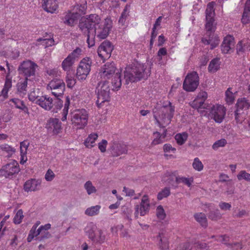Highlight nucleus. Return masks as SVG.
<instances>
[{"mask_svg": "<svg viewBox=\"0 0 250 250\" xmlns=\"http://www.w3.org/2000/svg\"><path fill=\"white\" fill-rule=\"evenodd\" d=\"M175 107L169 101H165L162 105H157L153 109V116L160 126L169 125L173 118Z\"/></svg>", "mask_w": 250, "mask_h": 250, "instance_id": "1", "label": "nucleus"}, {"mask_svg": "<svg viewBox=\"0 0 250 250\" xmlns=\"http://www.w3.org/2000/svg\"><path fill=\"white\" fill-rule=\"evenodd\" d=\"M145 64L137 63L128 66L124 71V79L126 84L129 83H134L140 81L142 79L146 78L150 74V70H146Z\"/></svg>", "mask_w": 250, "mask_h": 250, "instance_id": "2", "label": "nucleus"}, {"mask_svg": "<svg viewBox=\"0 0 250 250\" xmlns=\"http://www.w3.org/2000/svg\"><path fill=\"white\" fill-rule=\"evenodd\" d=\"M101 21V17L96 14H90L81 19L79 23L80 30L83 35L92 36L95 27Z\"/></svg>", "mask_w": 250, "mask_h": 250, "instance_id": "3", "label": "nucleus"}, {"mask_svg": "<svg viewBox=\"0 0 250 250\" xmlns=\"http://www.w3.org/2000/svg\"><path fill=\"white\" fill-rule=\"evenodd\" d=\"M206 29L207 30L206 36H208L202 39V42L206 45L210 44V49H213L218 45L219 42V38L214 36L213 32L216 28V24L214 23V17L207 18Z\"/></svg>", "mask_w": 250, "mask_h": 250, "instance_id": "4", "label": "nucleus"}, {"mask_svg": "<svg viewBox=\"0 0 250 250\" xmlns=\"http://www.w3.org/2000/svg\"><path fill=\"white\" fill-rule=\"evenodd\" d=\"M110 90L109 82L103 81L98 83L96 89L97 98L96 103L99 108L102 107L104 103L109 101Z\"/></svg>", "mask_w": 250, "mask_h": 250, "instance_id": "5", "label": "nucleus"}, {"mask_svg": "<svg viewBox=\"0 0 250 250\" xmlns=\"http://www.w3.org/2000/svg\"><path fill=\"white\" fill-rule=\"evenodd\" d=\"M204 114L202 115H208L216 123H221L223 122L226 115V109L223 105L210 104L207 105L205 109L203 110Z\"/></svg>", "mask_w": 250, "mask_h": 250, "instance_id": "6", "label": "nucleus"}, {"mask_svg": "<svg viewBox=\"0 0 250 250\" xmlns=\"http://www.w3.org/2000/svg\"><path fill=\"white\" fill-rule=\"evenodd\" d=\"M112 27V22L109 19H105L104 22L102 20L95 27L92 36H95L98 40H103L108 36Z\"/></svg>", "mask_w": 250, "mask_h": 250, "instance_id": "7", "label": "nucleus"}, {"mask_svg": "<svg viewBox=\"0 0 250 250\" xmlns=\"http://www.w3.org/2000/svg\"><path fill=\"white\" fill-rule=\"evenodd\" d=\"M88 114L87 111L84 109H79L73 111L71 113V120L78 128H83L87 124Z\"/></svg>", "mask_w": 250, "mask_h": 250, "instance_id": "8", "label": "nucleus"}, {"mask_svg": "<svg viewBox=\"0 0 250 250\" xmlns=\"http://www.w3.org/2000/svg\"><path fill=\"white\" fill-rule=\"evenodd\" d=\"M92 60L89 57L83 58L77 69L76 77L81 81L85 80L91 70Z\"/></svg>", "mask_w": 250, "mask_h": 250, "instance_id": "9", "label": "nucleus"}, {"mask_svg": "<svg viewBox=\"0 0 250 250\" xmlns=\"http://www.w3.org/2000/svg\"><path fill=\"white\" fill-rule=\"evenodd\" d=\"M199 84V78L198 73L192 71L186 76L183 84V89L188 92L194 91Z\"/></svg>", "mask_w": 250, "mask_h": 250, "instance_id": "10", "label": "nucleus"}, {"mask_svg": "<svg viewBox=\"0 0 250 250\" xmlns=\"http://www.w3.org/2000/svg\"><path fill=\"white\" fill-rule=\"evenodd\" d=\"M20 171L18 163L15 160L2 167L0 169V176L12 179Z\"/></svg>", "mask_w": 250, "mask_h": 250, "instance_id": "11", "label": "nucleus"}, {"mask_svg": "<svg viewBox=\"0 0 250 250\" xmlns=\"http://www.w3.org/2000/svg\"><path fill=\"white\" fill-rule=\"evenodd\" d=\"M38 67V65L33 62L30 60L23 61L19 65L18 71L20 74L23 75L25 78L34 76L36 69Z\"/></svg>", "mask_w": 250, "mask_h": 250, "instance_id": "12", "label": "nucleus"}, {"mask_svg": "<svg viewBox=\"0 0 250 250\" xmlns=\"http://www.w3.org/2000/svg\"><path fill=\"white\" fill-rule=\"evenodd\" d=\"M208 94L206 92L201 91L198 93L197 98L192 102V107L196 108L201 114H204L203 110L206 108L207 105L210 104L205 103Z\"/></svg>", "mask_w": 250, "mask_h": 250, "instance_id": "13", "label": "nucleus"}, {"mask_svg": "<svg viewBox=\"0 0 250 250\" xmlns=\"http://www.w3.org/2000/svg\"><path fill=\"white\" fill-rule=\"evenodd\" d=\"M113 50V46L111 43L109 41H105L99 46L97 53L99 57L104 61L110 57Z\"/></svg>", "mask_w": 250, "mask_h": 250, "instance_id": "14", "label": "nucleus"}, {"mask_svg": "<svg viewBox=\"0 0 250 250\" xmlns=\"http://www.w3.org/2000/svg\"><path fill=\"white\" fill-rule=\"evenodd\" d=\"M150 204L148 196L144 195L143 196L140 205L135 206V216L138 218L139 215L144 216L147 213L149 210Z\"/></svg>", "mask_w": 250, "mask_h": 250, "instance_id": "15", "label": "nucleus"}, {"mask_svg": "<svg viewBox=\"0 0 250 250\" xmlns=\"http://www.w3.org/2000/svg\"><path fill=\"white\" fill-rule=\"evenodd\" d=\"M45 128L49 133L57 135L60 133L62 129V123L57 118H51L47 120Z\"/></svg>", "mask_w": 250, "mask_h": 250, "instance_id": "16", "label": "nucleus"}, {"mask_svg": "<svg viewBox=\"0 0 250 250\" xmlns=\"http://www.w3.org/2000/svg\"><path fill=\"white\" fill-rule=\"evenodd\" d=\"M116 66L113 62H107L101 68L100 75L104 79H109L115 74Z\"/></svg>", "mask_w": 250, "mask_h": 250, "instance_id": "17", "label": "nucleus"}, {"mask_svg": "<svg viewBox=\"0 0 250 250\" xmlns=\"http://www.w3.org/2000/svg\"><path fill=\"white\" fill-rule=\"evenodd\" d=\"M234 38L232 36L228 35L223 40L221 45L222 52L224 54L230 53L233 51L234 46Z\"/></svg>", "mask_w": 250, "mask_h": 250, "instance_id": "18", "label": "nucleus"}, {"mask_svg": "<svg viewBox=\"0 0 250 250\" xmlns=\"http://www.w3.org/2000/svg\"><path fill=\"white\" fill-rule=\"evenodd\" d=\"M51 228L50 224H46L45 225L40 226L37 230L36 233L33 234V239L37 237L36 239L41 241L44 239L49 238L51 236L50 233L48 230Z\"/></svg>", "mask_w": 250, "mask_h": 250, "instance_id": "19", "label": "nucleus"}, {"mask_svg": "<svg viewBox=\"0 0 250 250\" xmlns=\"http://www.w3.org/2000/svg\"><path fill=\"white\" fill-rule=\"evenodd\" d=\"M110 150L113 156L117 157L127 152L125 145L114 141L111 144Z\"/></svg>", "mask_w": 250, "mask_h": 250, "instance_id": "20", "label": "nucleus"}, {"mask_svg": "<svg viewBox=\"0 0 250 250\" xmlns=\"http://www.w3.org/2000/svg\"><path fill=\"white\" fill-rule=\"evenodd\" d=\"M38 101V104L46 110H50L53 108V99L47 95L41 96Z\"/></svg>", "mask_w": 250, "mask_h": 250, "instance_id": "21", "label": "nucleus"}, {"mask_svg": "<svg viewBox=\"0 0 250 250\" xmlns=\"http://www.w3.org/2000/svg\"><path fill=\"white\" fill-rule=\"evenodd\" d=\"M41 182L39 180L31 179L25 182L23 185V189L25 191H34L39 189Z\"/></svg>", "mask_w": 250, "mask_h": 250, "instance_id": "22", "label": "nucleus"}, {"mask_svg": "<svg viewBox=\"0 0 250 250\" xmlns=\"http://www.w3.org/2000/svg\"><path fill=\"white\" fill-rule=\"evenodd\" d=\"M65 84L62 80L55 78L52 80L47 85V89H58L59 92L65 90Z\"/></svg>", "mask_w": 250, "mask_h": 250, "instance_id": "23", "label": "nucleus"}, {"mask_svg": "<svg viewBox=\"0 0 250 250\" xmlns=\"http://www.w3.org/2000/svg\"><path fill=\"white\" fill-rule=\"evenodd\" d=\"M11 87V78H9L8 76H7L5 79L3 88L0 93V98L1 101H3L8 98V92Z\"/></svg>", "mask_w": 250, "mask_h": 250, "instance_id": "24", "label": "nucleus"}, {"mask_svg": "<svg viewBox=\"0 0 250 250\" xmlns=\"http://www.w3.org/2000/svg\"><path fill=\"white\" fill-rule=\"evenodd\" d=\"M28 79H24L19 81L16 85L17 93L21 97H24L27 92Z\"/></svg>", "mask_w": 250, "mask_h": 250, "instance_id": "25", "label": "nucleus"}, {"mask_svg": "<svg viewBox=\"0 0 250 250\" xmlns=\"http://www.w3.org/2000/svg\"><path fill=\"white\" fill-rule=\"evenodd\" d=\"M42 7L47 12L54 13L58 8L57 0H44Z\"/></svg>", "mask_w": 250, "mask_h": 250, "instance_id": "26", "label": "nucleus"}, {"mask_svg": "<svg viewBox=\"0 0 250 250\" xmlns=\"http://www.w3.org/2000/svg\"><path fill=\"white\" fill-rule=\"evenodd\" d=\"M79 16L75 12L67 13L64 18L63 22L65 24L69 26H73L74 23L79 18Z\"/></svg>", "mask_w": 250, "mask_h": 250, "instance_id": "27", "label": "nucleus"}, {"mask_svg": "<svg viewBox=\"0 0 250 250\" xmlns=\"http://www.w3.org/2000/svg\"><path fill=\"white\" fill-rule=\"evenodd\" d=\"M241 21L244 24L250 21V0H247L245 3Z\"/></svg>", "mask_w": 250, "mask_h": 250, "instance_id": "28", "label": "nucleus"}, {"mask_svg": "<svg viewBox=\"0 0 250 250\" xmlns=\"http://www.w3.org/2000/svg\"><path fill=\"white\" fill-rule=\"evenodd\" d=\"M97 230L96 225L93 223H89L85 228V232L88 238L93 242L95 241V231Z\"/></svg>", "mask_w": 250, "mask_h": 250, "instance_id": "29", "label": "nucleus"}, {"mask_svg": "<svg viewBox=\"0 0 250 250\" xmlns=\"http://www.w3.org/2000/svg\"><path fill=\"white\" fill-rule=\"evenodd\" d=\"M250 106V103L246 98L239 99L236 104V111L242 113L243 110H246L249 109Z\"/></svg>", "mask_w": 250, "mask_h": 250, "instance_id": "30", "label": "nucleus"}, {"mask_svg": "<svg viewBox=\"0 0 250 250\" xmlns=\"http://www.w3.org/2000/svg\"><path fill=\"white\" fill-rule=\"evenodd\" d=\"M87 9V2L85 0H81L79 3L75 6L74 10L79 16L84 15Z\"/></svg>", "mask_w": 250, "mask_h": 250, "instance_id": "31", "label": "nucleus"}, {"mask_svg": "<svg viewBox=\"0 0 250 250\" xmlns=\"http://www.w3.org/2000/svg\"><path fill=\"white\" fill-rule=\"evenodd\" d=\"M220 59L216 58L212 60L208 66V70L210 73H215L220 68Z\"/></svg>", "mask_w": 250, "mask_h": 250, "instance_id": "32", "label": "nucleus"}, {"mask_svg": "<svg viewBox=\"0 0 250 250\" xmlns=\"http://www.w3.org/2000/svg\"><path fill=\"white\" fill-rule=\"evenodd\" d=\"M194 217L201 226L206 228L208 226V222L206 215L203 213H196L194 214Z\"/></svg>", "mask_w": 250, "mask_h": 250, "instance_id": "33", "label": "nucleus"}, {"mask_svg": "<svg viewBox=\"0 0 250 250\" xmlns=\"http://www.w3.org/2000/svg\"><path fill=\"white\" fill-rule=\"evenodd\" d=\"M75 61L70 56H68L62 61V67L64 71H68L74 63Z\"/></svg>", "mask_w": 250, "mask_h": 250, "instance_id": "34", "label": "nucleus"}, {"mask_svg": "<svg viewBox=\"0 0 250 250\" xmlns=\"http://www.w3.org/2000/svg\"><path fill=\"white\" fill-rule=\"evenodd\" d=\"M101 208V206L96 205L88 208L84 212L85 214L89 216H96L99 214L100 210Z\"/></svg>", "mask_w": 250, "mask_h": 250, "instance_id": "35", "label": "nucleus"}, {"mask_svg": "<svg viewBox=\"0 0 250 250\" xmlns=\"http://www.w3.org/2000/svg\"><path fill=\"white\" fill-rule=\"evenodd\" d=\"M112 84L113 86V90H118L122 85V80L121 75L117 73L114 78L112 80Z\"/></svg>", "mask_w": 250, "mask_h": 250, "instance_id": "36", "label": "nucleus"}, {"mask_svg": "<svg viewBox=\"0 0 250 250\" xmlns=\"http://www.w3.org/2000/svg\"><path fill=\"white\" fill-rule=\"evenodd\" d=\"M10 101L14 104L16 108L20 109L24 112L28 110V108L24 104L23 101L17 98H13L11 99Z\"/></svg>", "mask_w": 250, "mask_h": 250, "instance_id": "37", "label": "nucleus"}, {"mask_svg": "<svg viewBox=\"0 0 250 250\" xmlns=\"http://www.w3.org/2000/svg\"><path fill=\"white\" fill-rule=\"evenodd\" d=\"M215 5L214 2H211L208 4L207 9L206 10V18H211L212 17H214L215 16V12L214 6Z\"/></svg>", "mask_w": 250, "mask_h": 250, "instance_id": "38", "label": "nucleus"}, {"mask_svg": "<svg viewBox=\"0 0 250 250\" xmlns=\"http://www.w3.org/2000/svg\"><path fill=\"white\" fill-rule=\"evenodd\" d=\"M193 179L192 177L190 178H186L185 177L178 176L176 177V183L177 184L183 183L188 186V187H190L191 183L193 182Z\"/></svg>", "mask_w": 250, "mask_h": 250, "instance_id": "39", "label": "nucleus"}, {"mask_svg": "<svg viewBox=\"0 0 250 250\" xmlns=\"http://www.w3.org/2000/svg\"><path fill=\"white\" fill-rule=\"evenodd\" d=\"M98 137L97 134L93 133L90 134L84 142L85 146L87 147H93L94 146L93 144L95 143Z\"/></svg>", "mask_w": 250, "mask_h": 250, "instance_id": "40", "label": "nucleus"}, {"mask_svg": "<svg viewBox=\"0 0 250 250\" xmlns=\"http://www.w3.org/2000/svg\"><path fill=\"white\" fill-rule=\"evenodd\" d=\"M188 134L186 132L177 134L175 136V139L179 145H183L187 141Z\"/></svg>", "mask_w": 250, "mask_h": 250, "instance_id": "41", "label": "nucleus"}, {"mask_svg": "<svg viewBox=\"0 0 250 250\" xmlns=\"http://www.w3.org/2000/svg\"><path fill=\"white\" fill-rule=\"evenodd\" d=\"M208 217L211 220L217 221L221 218L222 215L219 209H216L214 210L210 211L208 214Z\"/></svg>", "mask_w": 250, "mask_h": 250, "instance_id": "42", "label": "nucleus"}, {"mask_svg": "<svg viewBox=\"0 0 250 250\" xmlns=\"http://www.w3.org/2000/svg\"><path fill=\"white\" fill-rule=\"evenodd\" d=\"M158 237L160 238L159 246L160 250H168V245L167 239L164 237L162 234H159Z\"/></svg>", "mask_w": 250, "mask_h": 250, "instance_id": "43", "label": "nucleus"}, {"mask_svg": "<svg viewBox=\"0 0 250 250\" xmlns=\"http://www.w3.org/2000/svg\"><path fill=\"white\" fill-rule=\"evenodd\" d=\"M84 188L88 195L95 193L97 191L96 188L93 185L90 181H88L84 184Z\"/></svg>", "mask_w": 250, "mask_h": 250, "instance_id": "44", "label": "nucleus"}, {"mask_svg": "<svg viewBox=\"0 0 250 250\" xmlns=\"http://www.w3.org/2000/svg\"><path fill=\"white\" fill-rule=\"evenodd\" d=\"M70 105V99L67 96L66 98L65 102L64 105V108L62 112V121H65L67 119V115L68 114V111L69 109V106Z\"/></svg>", "mask_w": 250, "mask_h": 250, "instance_id": "45", "label": "nucleus"}, {"mask_svg": "<svg viewBox=\"0 0 250 250\" xmlns=\"http://www.w3.org/2000/svg\"><path fill=\"white\" fill-rule=\"evenodd\" d=\"M176 172L167 171L163 177V180L168 183H170L171 181H173L174 179H176Z\"/></svg>", "mask_w": 250, "mask_h": 250, "instance_id": "46", "label": "nucleus"}, {"mask_svg": "<svg viewBox=\"0 0 250 250\" xmlns=\"http://www.w3.org/2000/svg\"><path fill=\"white\" fill-rule=\"evenodd\" d=\"M39 41H43L44 42H45V48H46L49 46H51L55 44L54 40L53 39L52 35H49L48 38H45V37H44L43 38H39L37 40V42Z\"/></svg>", "mask_w": 250, "mask_h": 250, "instance_id": "47", "label": "nucleus"}, {"mask_svg": "<svg viewBox=\"0 0 250 250\" xmlns=\"http://www.w3.org/2000/svg\"><path fill=\"white\" fill-rule=\"evenodd\" d=\"M247 48L246 44L243 43V41H239L236 45V53L239 55L243 54Z\"/></svg>", "mask_w": 250, "mask_h": 250, "instance_id": "48", "label": "nucleus"}, {"mask_svg": "<svg viewBox=\"0 0 250 250\" xmlns=\"http://www.w3.org/2000/svg\"><path fill=\"white\" fill-rule=\"evenodd\" d=\"M170 194L169 188L166 187L162 191L159 192L157 195L158 200H161L163 198L167 197Z\"/></svg>", "mask_w": 250, "mask_h": 250, "instance_id": "49", "label": "nucleus"}, {"mask_svg": "<svg viewBox=\"0 0 250 250\" xmlns=\"http://www.w3.org/2000/svg\"><path fill=\"white\" fill-rule=\"evenodd\" d=\"M193 243L186 242L181 244L177 248V250H193Z\"/></svg>", "mask_w": 250, "mask_h": 250, "instance_id": "50", "label": "nucleus"}, {"mask_svg": "<svg viewBox=\"0 0 250 250\" xmlns=\"http://www.w3.org/2000/svg\"><path fill=\"white\" fill-rule=\"evenodd\" d=\"M39 92L38 90L36 92L35 90L33 91H32L29 94H28V99L29 100L34 102L37 104L38 103V100L41 98V96H39Z\"/></svg>", "mask_w": 250, "mask_h": 250, "instance_id": "51", "label": "nucleus"}, {"mask_svg": "<svg viewBox=\"0 0 250 250\" xmlns=\"http://www.w3.org/2000/svg\"><path fill=\"white\" fill-rule=\"evenodd\" d=\"M237 179L241 181L245 180L247 182H250V174L247 173L245 170H241L237 175Z\"/></svg>", "mask_w": 250, "mask_h": 250, "instance_id": "52", "label": "nucleus"}, {"mask_svg": "<svg viewBox=\"0 0 250 250\" xmlns=\"http://www.w3.org/2000/svg\"><path fill=\"white\" fill-rule=\"evenodd\" d=\"M192 166L194 169L198 171H201L204 167L202 163L197 157L194 158L192 163Z\"/></svg>", "mask_w": 250, "mask_h": 250, "instance_id": "53", "label": "nucleus"}, {"mask_svg": "<svg viewBox=\"0 0 250 250\" xmlns=\"http://www.w3.org/2000/svg\"><path fill=\"white\" fill-rule=\"evenodd\" d=\"M40 222L37 221L32 227L29 231V233L27 238V241L28 242H30L33 240V234L36 233L37 232V228L40 225Z\"/></svg>", "mask_w": 250, "mask_h": 250, "instance_id": "54", "label": "nucleus"}, {"mask_svg": "<svg viewBox=\"0 0 250 250\" xmlns=\"http://www.w3.org/2000/svg\"><path fill=\"white\" fill-rule=\"evenodd\" d=\"M53 107H54L53 111L57 112V111H55V110L60 109L62 107L63 102L60 97L55 98L54 99H53Z\"/></svg>", "mask_w": 250, "mask_h": 250, "instance_id": "55", "label": "nucleus"}, {"mask_svg": "<svg viewBox=\"0 0 250 250\" xmlns=\"http://www.w3.org/2000/svg\"><path fill=\"white\" fill-rule=\"evenodd\" d=\"M23 218V211L22 209H19L17 212L16 215L14 216L13 221L16 224H20Z\"/></svg>", "mask_w": 250, "mask_h": 250, "instance_id": "56", "label": "nucleus"}, {"mask_svg": "<svg viewBox=\"0 0 250 250\" xmlns=\"http://www.w3.org/2000/svg\"><path fill=\"white\" fill-rule=\"evenodd\" d=\"M228 89L226 92V101L228 104H232L234 100V97L232 92Z\"/></svg>", "mask_w": 250, "mask_h": 250, "instance_id": "57", "label": "nucleus"}, {"mask_svg": "<svg viewBox=\"0 0 250 250\" xmlns=\"http://www.w3.org/2000/svg\"><path fill=\"white\" fill-rule=\"evenodd\" d=\"M227 144V141L225 139H221L216 141L212 145L214 150H217L219 147H224Z\"/></svg>", "mask_w": 250, "mask_h": 250, "instance_id": "58", "label": "nucleus"}, {"mask_svg": "<svg viewBox=\"0 0 250 250\" xmlns=\"http://www.w3.org/2000/svg\"><path fill=\"white\" fill-rule=\"evenodd\" d=\"M129 15V11L127 7L126 6L124 11H123L121 17L119 20V22L121 23L122 25L124 24L126 19L128 16Z\"/></svg>", "mask_w": 250, "mask_h": 250, "instance_id": "59", "label": "nucleus"}, {"mask_svg": "<svg viewBox=\"0 0 250 250\" xmlns=\"http://www.w3.org/2000/svg\"><path fill=\"white\" fill-rule=\"evenodd\" d=\"M156 215L158 219L164 220L166 217L165 210L162 206H159L156 208Z\"/></svg>", "mask_w": 250, "mask_h": 250, "instance_id": "60", "label": "nucleus"}, {"mask_svg": "<svg viewBox=\"0 0 250 250\" xmlns=\"http://www.w3.org/2000/svg\"><path fill=\"white\" fill-rule=\"evenodd\" d=\"M0 148L2 151L6 152L8 155H10L13 154L15 151V150L13 147L7 144L0 146Z\"/></svg>", "mask_w": 250, "mask_h": 250, "instance_id": "61", "label": "nucleus"}, {"mask_svg": "<svg viewBox=\"0 0 250 250\" xmlns=\"http://www.w3.org/2000/svg\"><path fill=\"white\" fill-rule=\"evenodd\" d=\"M155 138L152 142L153 145H157L163 142L162 135L159 132H155L153 133Z\"/></svg>", "mask_w": 250, "mask_h": 250, "instance_id": "62", "label": "nucleus"}, {"mask_svg": "<svg viewBox=\"0 0 250 250\" xmlns=\"http://www.w3.org/2000/svg\"><path fill=\"white\" fill-rule=\"evenodd\" d=\"M82 51V49L80 48L77 47L68 56H70L75 61L76 58L81 55Z\"/></svg>", "mask_w": 250, "mask_h": 250, "instance_id": "63", "label": "nucleus"}, {"mask_svg": "<svg viewBox=\"0 0 250 250\" xmlns=\"http://www.w3.org/2000/svg\"><path fill=\"white\" fill-rule=\"evenodd\" d=\"M193 245L201 250H208L209 246L205 242H197L193 243Z\"/></svg>", "mask_w": 250, "mask_h": 250, "instance_id": "64", "label": "nucleus"}]
</instances>
